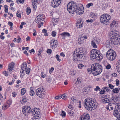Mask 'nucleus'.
<instances>
[{
  "mask_svg": "<svg viewBox=\"0 0 120 120\" xmlns=\"http://www.w3.org/2000/svg\"><path fill=\"white\" fill-rule=\"evenodd\" d=\"M110 39L107 40L106 43V46L110 48L112 45L118 44L120 41V35L118 31L115 30L111 31L109 33Z\"/></svg>",
  "mask_w": 120,
  "mask_h": 120,
  "instance_id": "obj_1",
  "label": "nucleus"
},
{
  "mask_svg": "<svg viewBox=\"0 0 120 120\" xmlns=\"http://www.w3.org/2000/svg\"><path fill=\"white\" fill-rule=\"evenodd\" d=\"M67 9L68 11L71 14L76 13L79 15L82 14L84 11L82 5L81 4L76 5L75 3L73 1L68 4Z\"/></svg>",
  "mask_w": 120,
  "mask_h": 120,
  "instance_id": "obj_2",
  "label": "nucleus"
},
{
  "mask_svg": "<svg viewBox=\"0 0 120 120\" xmlns=\"http://www.w3.org/2000/svg\"><path fill=\"white\" fill-rule=\"evenodd\" d=\"M83 48H80L75 51L73 59L74 62L83 61L86 59V56L84 54L85 52L83 51Z\"/></svg>",
  "mask_w": 120,
  "mask_h": 120,
  "instance_id": "obj_3",
  "label": "nucleus"
},
{
  "mask_svg": "<svg viewBox=\"0 0 120 120\" xmlns=\"http://www.w3.org/2000/svg\"><path fill=\"white\" fill-rule=\"evenodd\" d=\"M84 105L88 110H93L98 106V104L94 102L91 98L86 99L84 101Z\"/></svg>",
  "mask_w": 120,
  "mask_h": 120,
  "instance_id": "obj_4",
  "label": "nucleus"
},
{
  "mask_svg": "<svg viewBox=\"0 0 120 120\" xmlns=\"http://www.w3.org/2000/svg\"><path fill=\"white\" fill-rule=\"evenodd\" d=\"M27 64L26 62H24L22 63L20 72V76L21 78H23L25 72L27 74H29L30 73V69L29 68H27Z\"/></svg>",
  "mask_w": 120,
  "mask_h": 120,
  "instance_id": "obj_5",
  "label": "nucleus"
},
{
  "mask_svg": "<svg viewBox=\"0 0 120 120\" xmlns=\"http://www.w3.org/2000/svg\"><path fill=\"white\" fill-rule=\"evenodd\" d=\"M111 18V16L107 14H104L102 15L100 18L101 22L104 25H107Z\"/></svg>",
  "mask_w": 120,
  "mask_h": 120,
  "instance_id": "obj_6",
  "label": "nucleus"
},
{
  "mask_svg": "<svg viewBox=\"0 0 120 120\" xmlns=\"http://www.w3.org/2000/svg\"><path fill=\"white\" fill-rule=\"evenodd\" d=\"M106 56L108 60L113 61L116 57V54L114 51L110 49L107 52Z\"/></svg>",
  "mask_w": 120,
  "mask_h": 120,
  "instance_id": "obj_7",
  "label": "nucleus"
},
{
  "mask_svg": "<svg viewBox=\"0 0 120 120\" xmlns=\"http://www.w3.org/2000/svg\"><path fill=\"white\" fill-rule=\"evenodd\" d=\"M33 114V116L35 118L39 119L40 118L41 113L39 109L37 108H34L32 112Z\"/></svg>",
  "mask_w": 120,
  "mask_h": 120,
  "instance_id": "obj_8",
  "label": "nucleus"
},
{
  "mask_svg": "<svg viewBox=\"0 0 120 120\" xmlns=\"http://www.w3.org/2000/svg\"><path fill=\"white\" fill-rule=\"evenodd\" d=\"M36 93L37 95L40 98H43L45 94V92L43 88H41L36 90Z\"/></svg>",
  "mask_w": 120,
  "mask_h": 120,
  "instance_id": "obj_9",
  "label": "nucleus"
},
{
  "mask_svg": "<svg viewBox=\"0 0 120 120\" xmlns=\"http://www.w3.org/2000/svg\"><path fill=\"white\" fill-rule=\"evenodd\" d=\"M22 111L23 114L25 116L28 115L32 112L31 108L28 106L23 107Z\"/></svg>",
  "mask_w": 120,
  "mask_h": 120,
  "instance_id": "obj_10",
  "label": "nucleus"
},
{
  "mask_svg": "<svg viewBox=\"0 0 120 120\" xmlns=\"http://www.w3.org/2000/svg\"><path fill=\"white\" fill-rule=\"evenodd\" d=\"M92 64L94 65V69L97 71L98 72V73L99 75L102 72V69L101 66L97 63H94Z\"/></svg>",
  "mask_w": 120,
  "mask_h": 120,
  "instance_id": "obj_11",
  "label": "nucleus"
},
{
  "mask_svg": "<svg viewBox=\"0 0 120 120\" xmlns=\"http://www.w3.org/2000/svg\"><path fill=\"white\" fill-rule=\"evenodd\" d=\"M61 0H53L51 3V5L54 8L58 6L60 4Z\"/></svg>",
  "mask_w": 120,
  "mask_h": 120,
  "instance_id": "obj_12",
  "label": "nucleus"
},
{
  "mask_svg": "<svg viewBox=\"0 0 120 120\" xmlns=\"http://www.w3.org/2000/svg\"><path fill=\"white\" fill-rule=\"evenodd\" d=\"M58 42L54 39H52L51 41V46L52 49H54L56 48L58 45Z\"/></svg>",
  "mask_w": 120,
  "mask_h": 120,
  "instance_id": "obj_13",
  "label": "nucleus"
},
{
  "mask_svg": "<svg viewBox=\"0 0 120 120\" xmlns=\"http://www.w3.org/2000/svg\"><path fill=\"white\" fill-rule=\"evenodd\" d=\"M43 20L44 18H43L42 16L40 15L37 16L35 19L36 22L38 24H40Z\"/></svg>",
  "mask_w": 120,
  "mask_h": 120,
  "instance_id": "obj_14",
  "label": "nucleus"
},
{
  "mask_svg": "<svg viewBox=\"0 0 120 120\" xmlns=\"http://www.w3.org/2000/svg\"><path fill=\"white\" fill-rule=\"evenodd\" d=\"M110 27L112 29H115L118 27V23L115 20L112 21L110 25Z\"/></svg>",
  "mask_w": 120,
  "mask_h": 120,
  "instance_id": "obj_15",
  "label": "nucleus"
},
{
  "mask_svg": "<svg viewBox=\"0 0 120 120\" xmlns=\"http://www.w3.org/2000/svg\"><path fill=\"white\" fill-rule=\"evenodd\" d=\"M90 119L89 116L88 114L83 115L80 117V120H89Z\"/></svg>",
  "mask_w": 120,
  "mask_h": 120,
  "instance_id": "obj_16",
  "label": "nucleus"
},
{
  "mask_svg": "<svg viewBox=\"0 0 120 120\" xmlns=\"http://www.w3.org/2000/svg\"><path fill=\"white\" fill-rule=\"evenodd\" d=\"M14 65V63L12 62L9 64H8V70L10 73H11V72L13 69Z\"/></svg>",
  "mask_w": 120,
  "mask_h": 120,
  "instance_id": "obj_17",
  "label": "nucleus"
},
{
  "mask_svg": "<svg viewBox=\"0 0 120 120\" xmlns=\"http://www.w3.org/2000/svg\"><path fill=\"white\" fill-rule=\"evenodd\" d=\"M92 64L91 68V72L93 74L94 76L97 75H99L98 73V72L97 71L94 69V66Z\"/></svg>",
  "mask_w": 120,
  "mask_h": 120,
  "instance_id": "obj_18",
  "label": "nucleus"
},
{
  "mask_svg": "<svg viewBox=\"0 0 120 120\" xmlns=\"http://www.w3.org/2000/svg\"><path fill=\"white\" fill-rule=\"evenodd\" d=\"M120 113L118 112V111L117 109H115L114 110L113 115L116 117L117 119L120 120V110L119 111Z\"/></svg>",
  "mask_w": 120,
  "mask_h": 120,
  "instance_id": "obj_19",
  "label": "nucleus"
},
{
  "mask_svg": "<svg viewBox=\"0 0 120 120\" xmlns=\"http://www.w3.org/2000/svg\"><path fill=\"white\" fill-rule=\"evenodd\" d=\"M9 107V106L7 104L5 103L2 106V109L3 110H5L8 108Z\"/></svg>",
  "mask_w": 120,
  "mask_h": 120,
  "instance_id": "obj_20",
  "label": "nucleus"
},
{
  "mask_svg": "<svg viewBox=\"0 0 120 120\" xmlns=\"http://www.w3.org/2000/svg\"><path fill=\"white\" fill-rule=\"evenodd\" d=\"M90 57L92 59H96V55L94 54L92 51H91V53L90 55Z\"/></svg>",
  "mask_w": 120,
  "mask_h": 120,
  "instance_id": "obj_21",
  "label": "nucleus"
},
{
  "mask_svg": "<svg viewBox=\"0 0 120 120\" xmlns=\"http://www.w3.org/2000/svg\"><path fill=\"white\" fill-rule=\"evenodd\" d=\"M76 26L78 28H81L83 26L82 23L81 22H78L77 23Z\"/></svg>",
  "mask_w": 120,
  "mask_h": 120,
  "instance_id": "obj_22",
  "label": "nucleus"
},
{
  "mask_svg": "<svg viewBox=\"0 0 120 120\" xmlns=\"http://www.w3.org/2000/svg\"><path fill=\"white\" fill-rule=\"evenodd\" d=\"M110 99L109 98H106L102 100L103 102L104 103L109 102L110 101Z\"/></svg>",
  "mask_w": 120,
  "mask_h": 120,
  "instance_id": "obj_23",
  "label": "nucleus"
},
{
  "mask_svg": "<svg viewBox=\"0 0 120 120\" xmlns=\"http://www.w3.org/2000/svg\"><path fill=\"white\" fill-rule=\"evenodd\" d=\"M112 106V104L111 103H109L108 105H107L106 106V109L107 110H109L110 111V109H109V107H110L111 110H112L113 109V107H112L111 106Z\"/></svg>",
  "mask_w": 120,
  "mask_h": 120,
  "instance_id": "obj_24",
  "label": "nucleus"
},
{
  "mask_svg": "<svg viewBox=\"0 0 120 120\" xmlns=\"http://www.w3.org/2000/svg\"><path fill=\"white\" fill-rule=\"evenodd\" d=\"M60 35H61L63 36L64 37L66 36L69 37L70 36V35L69 33L66 32H64L62 34H60Z\"/></svg>",
  "mask_w": 120,
  "mask_h": 120,
  "instance_id": "obj_25",
  "label": "nucleus"
},
{
  "mask_svg": "<svg viewBox=\"0 0 120 120\" xmlns=\"http://www.w3.org/2000/svg\"><path fill=\"white\" fill-rule=\"evenodd\" d=\"M58 20L57 19H54L53 18L52 20V22L53 23V24L54 26H55L56 25L57 23H58Z\"/></svg>",
  "mask_w": 120,
  "mask_h": 120,
  "instance_id": "obj_26",
  "label": "nucleus"
},
{
  "mask_svg": "<svg viewBox=\"0 0 120 120\" xmlns=\"http://www.w3.org/2000/svg\"><path fill=\"white\" fill-rule=\"evenodd\" d=\"M103 55L101 54H99L98 55V57H97L96 59L98 60H100L102 59L103 57Z\"/></svg>",
  "mask_w": 120,
  "mask_h": 120,
  "instance_id": "obj_27",
  "label": "nucleus"
},
{
  "mask_svg": "<svg viewBox=\"0 0 120 120\" xmlns=\"http://www.w3.org/2000/svg\"><path fill=\"white\" fill-rule=\"evenodd\" d=\"M68 114L71 116H73L74 114V112L72 111L71 110H68Z\"/></svg>",
  "mask_w": 120,
  "mask_h": 120,
  "instance_id": "obj_28",
  "label": "nucleus"
},
{
  "mask_svg": "<svg viewBox=\"0 0 120 120\" xmlns=\"http://www.w3.org/2000/svg\"><path fill=\"white\" fill-rule=\"evenodd\" d=\"M12 103V101L11 99H9L5 103L7 104L9 106V107H10V106L11 104Z\"/></svg>",
  "mask_w": 120,
  "mask_h": 120,
  "instance_id": "obj_29",
  "label": "nucleus"
},
{
  "mask_svg": "<svg viewBox=\"0 0 120 120\" xmlns=\"http://www.w3.org/2000/svg\"><path fill=\"white\" fill-rule=\"evenodd\" d=\"M26 11L27 15H29L31 12V10L29 7H28L26 9Z\"/></svg>",
  "mask_w": 120,
  "mask_h": 120,
  "instance_id": "obj_30",
  "label": "nucleus"
},
{
  "mask_svg": "<svg viewBox=\"0 0 120 120\" xmlns=\"http://www.w3.org/2000/svg\"><path fill=\"white\" fill-rule=\"evenodd\" d=\"M117 65L118 66V72H120V60L117 63Z\"/></svg>",
  "mask_w": 120,
  "mask_h": 120,
  "instance_id": "obj_31",
  "label": "nucleus"
},
{
  "mask_svg": "<svg viewBox=\"0 0 120 120\" xmlns=\"http://www.w3.org/2000/svg\"><path fill=\"white\" fill-rule=\"evenodd\" d=\"M91 43L92 46L94 48H96L97 47V46L96 44V43L93 40L91 41Z\"/></svg>",
  "mask_w": 120,
  "mask_h": 120,
  "instance_id": "obj_32",
  "label": "nucleus"
},
{
  "mask_svg": "<svg viewBox=\"0 0 120 120\" xmlns=\"http://www.w3.org/2000/svg\"><path fill=\"white\" fill-rule=\"evenodd\" d=\"M94 53L98 55L99 54V51L97 50L96 49H94L92 50Z\"/></svg>",
  "mask_w": 120,
  "mask_h": 120,
  "instance_id": "obj_33",
  "label": "nucleus"
},
{
  "mask_svg": "<svg viewBox=\"0 0 120 120\" xmlns=\"http://www.w3.org/2000/svg\"><path fill=\"white\" fill-rule=\"evenodd\" d=\"M67 95L66 94H64L61 96V98L65 100L67 98Z\"/></svg>",
  "mask_w": 120,
  "mask_h": 120,
  "instance_id": "obj_34",
  "label": "nucleus"
},
{
  "mask_svg": "<svg viewBox=\"0 0 120 120\" xmlns=\"http://www.w3.org/2000/svg\"><path fill=\"white\" fill-rule=\"evenodd\" d=\"M26 92V89L25 88H23L21 90V94L22 95H24Z\"/></svg>",
  "mask_w": 120,
  "mask_h": 120,
  "instance_id": "obj_35",
  "label": "nucleus"
},
{
  "mask_svg": "<svg viewBox=\"0 0 120 120\" xmlns=\"http://www.w3.org/2000/svg\"><path fill=\"white\" fill-rule=\"evenodd\" d=\"M36 0H32V2L34 9L35 7H36L35 4H36Z\"/></svg>",
  "mask_w": 120,
  "mask_h": 120,
  "instance_id": "obj_36",
  "label": "nucleus"
},
{
  "mask_svg": "<svg viewBox=\"0 0 120 120\" xmlns=\"http://www.w3.org/2000/svg\"><path fill=\"white\" fill-rule=\"evenodd\" d=\"M3 74L5 76L7 77L8 75V72L6 71H4L2 72Z\"/></svg>",
  "mask_w": 120,
  "mask_h": 120,
  "instance_id": "obj_37",
  "label": "nucleus"
},
{
  "mask_svg": "<svg viewBox=\"0 0 120 120\" xmlns=\"http://www.w3.org/2000/svg\"><path fill=\"white\" fill-rule=\"evenodd\" d=\"M8 25L10 26V28L11 30H12V27L13 25V23L11 22H8Z\"/></svg>",
  "mask_w": 120,
  "mask_h": 120,
  "instance_id": "obj_38",
  "label": "nucleus"
},
{
  "mask_svg": "<svg viewBox=\"0 0 120 120\" xmlns=\"http://www.w3.org/2000/svg\"><path fill=\"white\" fill-rule=\"evenodd\" d=\"M97 44L99 43L100 42V40L97 38H95L93 40Z\"/></svg>",
  "mask_w": 120,
  "mask_h": 120,
  "instance_id": "obj_39",
  "label": "nucleus"
},
{
  "mask_svg": "<svg viewBox=\"0 0 120 120\" xmlns=\"http://www.w3.org/2000/svg\"><path fill=\"white\" fill-rule=\"evenodd\" d=\"M83 92L84 94H86L87 93V88L86 87L84 88L83 90Z\"/></svg>",
  "mask_w": 120,
  "mask_h": 120,
  "instance_id": "obj_40",
  "label": "nucleus"
},
{
  "mask_svg": "<svg viewBox=\"0 0 120 120\" xmlns=\"http://www.w3.org/2000/svg\"><path fill=\"white\" fill-rule=\"evenodd\" d=\"M119 91L118 88H116L112 90V92L115 93H118Z\"/></svg>",
  "mask_w": 120,
  "mask_h": 120,
  "instance_id": "obj_41",
  "label": "nucleus"
},
{
  "mask_svg": "<svg viewBox=\"0 0 120 120\" xmlns=\"http://www.w3.org/2000/svg\"><path fill=\"white\" fill-rule=\"evenodd\" d=\"M4 7L5 8L4 11L6 13L8 12V6L5 5L4 6Z\"/></svg>",
  "mask_w": 120,
  "mask_h": 120,
  "instance_id": "obj_42",
  "label": "nucleus"
},
{
  "mask_svg": "<svg viewBox=\"0 0 120 120\" xmlns=\"http://www.w3.org/2000/svg\"><path fill=\"white\" fill-rule=\"evenodd\" d=\"M42 32L45 33L44 35L45 36H46L48 35V34L47 33V31L45 29H44L43 30Z\"/></svg>",
  "mask_w": 120,
  "mask_h": 120,
  "instance_id": "obj_43",
  "label": "nucleus"
},
{
  "mask_svg": "<svg viewBox=\"0 0 120 120\" xmlns=\"http://www.w3.org/2000/svg\"><path fill=\"white\" fill-rule=\"evenodd\" d=\"M84 65L82 64H79L78 65V68L80 69H82L83 68Z\"/></svg>",
  "mask_w": 120,
  "mask_h": 120,
  "instance_id": "obj_44",
  "label": "nucleus"
},
{
  "mask_svg": "<svg viewBox=\"0 0 120 120\" xmlns=\"http://www.w3.org/2000/svg\"><path fill=\"white\" fill-rule=\"evenodd\" d=\"M41 76L42 78H44L46 77L47 75L46 74H44V72H41Z\"/></svg>",
  "mask_w": 120,
  "mask_h": 120,
  "instance_id": "obj_45",
  "label": "nucleus"
},
{
  "mask_svg": "<svg viewBox=\"0 0 120 120\" xmlns=\"http://www.w3.org/2000/svg\"><path fill=\"white\" fill-rule=\"evenodd\" d=\"M100 90L101 89L98 86H96V88H95L94 89V91H97L98 90L100 91Z\"/></svg>",
  "mask_w": 120,
  "mask_h": 120,
  "instance_id": "obj_46",
  "label": "nucleus"
},
{
  "mask_svg": "<svg viewBox=\"0 0 120 120\" xmlns=\"http://www.w3.org/2000/svg\"><path fill=\"white\" fill-rule=\"evenodd\" d=\"M36 80L38 81H39L41 79V78L39 76H37L36 77Z\"/></svg>",
  "mask_w": 120,
  "mask_h": 120,
  "instance_id": "obj_47",
  "label": "nucleus"
},
{
  "mask_svg": "<svg viewBox=\"0 0 120 120\" xmlns=\"http://www.w3.org/2000/svg\"><path fill=\"white\" fill-rule=\"evenodd\" d=\"M30 94L31 96H33L34 95L35 93L33 90H30Z\"/></svg>",
  "mask_w": 120,
  "mask_h": 120,
  "instance_id": "obj_48",
  "label": "nucleus"
},
{
  "mask_svg": "<svg viewBox=\"0 0 120 120\" xmlns=\"http://www.w3.org/2000/svg\"><path fill=\"white\" fill-rule=\"evenodd\" d=\"M93 4L92 3H90L86 5V6L87 8H89L90 6L93 5Z\"/></svg>",
  "mask_w": 120,
  "mask_h": 120,
  "instance_id": "obj_49",
  "label": "nucleus"
},
{
  "mask_svg": "<svg viewBox=\"0 0 120 120\" xmlns=\"http://www.w3.org/2000/svg\"><path fill=\"white\" fill-rule=\"evenodd\" d=\"M94 20L92 19L86 20V22L88 23L89 22H92Z\"/></svg>",
  "mask_w": 120,
  "mask_h": 120,
  "instance_id": "obj_50",
  "label": "nucleus"
},
{
  "mask_svg": "<svg viewBox=\"0 0 120 120\" xmlns=\"http://www.w3.org/2000/svg\"><path fill=\"white\" fill-rule=\"evenodd\" d=\"M68 107L70 109H71V110H73L74 107L72 105H68Z\"/></svg>",
  "mask_w": 120,
  "mask_h": 120,
  "instance_id": "obj_51",
  "label": "nucleus"
},
{
  "mask_svg": "<svg viewBox=\"0 0 120 120\" xmlns=\"http://www.w3.org/2000/svg\"><path fill=\"white\" fill-rule=\"evenodd\" d=\"M24 2V0H18L17 1V2L19 3V2L20 3H23Z\"/></svg>",
  "mask_w": 120,
  "mask_h": 120,
  "instance_id": "obj_52",
  "label": "nucleus"
},
{
  "mask_svg": "<svg viewBox=\"0 0 120 120\" xmlns=\"http://www.w3.org/2000/svg\"><path fill=\"white\" fill-rule=\"evenodd\" d=\"M56 34V32L54 31H53L52 32V36L55 37Z\"/></svg>",
  "mask_w": 120,
  "mask_h": 120,
  "instance_id": "obj_53",
  "label": "nucleus"
},
{
  "mask_svg": "<svg viewBox=\"0 0 120 120\" xmlns=\"http://www.w3.org/2000/svg\"><path fill=\"white\" fill-rule=\"evenodd\" d=\"M61 115L63 117L64 116L66 115L65 112L64 111H62Z\"/></svg>",
  "mask_w": 120,
  "mask_h": 120,
  "instance_id": "obj_54",
  "label": "nucleus"
},
{
  "mask_svg": "<svg viewBox=\"0 0 120 120\" xmlns=\"http://www.w3.org/2000/svg\"><path fill=\"white\" fill-rule=\"evenodd\" d=\"M56 58L57 60L59 62L60 61V59L59 58V56L58 55H56Z\"/></svg>",
  "mask_w": 120,
  "mask_h": 120,
  "instance_id": "obj_55",
  "label": "nucleus"
},
{
  "mask_svg": "<svg viewBox=\"0 0 120 120\" xmlns=\"http://www.w3.org/2000/svg\"><path fill=\"white\" fill-rule=\"evenodd\" d=\"M54 70V68L53 67H52L49 70V72L50 74H51L52 72Z\"/></svg>",
  "mask_w": 120,
  "mask_h": 120,
  "instance_id": "obj_56",
  "label": "nucleus"
},
{
  "mask_svg": "<svg viewBox=\"0 0 120 120\" xmlns=\"http://www.w3.org/2000/svg\"><path fill=\"white\" fill-rule=\"evenodd\" d=\"M109 87L111 89H113L114 88V86L111 84H109Z\"/></svg>",
  "mask_w": 120,
  "mask_h": 120,
  "instance_id": "obj_57",
  "label": "nucleus"
},
{
  "mask_svg": "<svg viewBox=\"0 0 120 120\" xmlns=\"http://www.w3.org/2000/svg\"><path fill=\"white\" fill-rule=\"evenodd\" d=\"M16 16L17 17L19 18H21V14L19 13V12L17 13Z\"/></svg>",
  "mask_w": 120,
  "mask_h": 120,
  "instance_id": "obj_58",
  "label": "nucleus"
},
{
  "mask_svg": "<svg viewBox=\"0 0 120 120\" xmlns=\"http://www.w3.org/2000/svg\"><path fill=\"white\" fill-rule=\"evenodd\" d=\"M52 50L51 49H48L47 51V52L49 54H51L52 52Z\"/></svg>",
  "mask_w": 120,
  "mask_h": 120,
  "instance_id": "obj_59",
  "label": "nucleus"
},
{
  "mask_svg": "<svg viewBox=\"0 0 120 120\" xmlns=\"http://www.w3.org/2000/svg\"><path fill=\"white\" fill-rule=\"evenodd\" d=\"M100 93L101 94H105V90H104V89L103 90H101L100 91Z\"/></svg>",
  "mask_w": 120,
  "mask_h": 120,
  "instance_id": "obj_60",
  "label": "nucleus"
},
{
  "mask_svg": "<svg viewBox=\"0 0 120 120\" xmlns=\"http://www.w3.org/2000/svg\"><path fill=\"white\" fill-rule=\"evenodd\" d=\"M104 90L105 89L107 91H109V87H104Z\"/></svg>",
  "mask_w": 120,
  "mask_h": 120,
  "instance_id": "obj_61",
  "label": "nucleus"
},
{
  "mask_svg": "<svg viewBox=\"0 0 120 120\" xmlns=\"http://www.w3.org/2000/svg\"><path fill=\"white\" fill-rule=\"evenodd\" d=\"M116 86H118L119 84V81L118 79H116Z\"/></svg>",
  "mask_w": 120,
  "mask_h": 120,
  "instance_id": "obj_62",
  "label": "nucleus"
},
{
  "mask_svg": "<svg viewBox=\"0 0 120 120\" xmlns=\"http://www.w3.org/2000/svg\"><path fill=\"white\" fill-rule=\"evenodd\" d=\"M61 96H56L55 97V99H61Z\"/></svg>",
  "mask_w": 120,
  "mask_h": 120,
  "instance_id": "obj_63",
  "label": "nucleus"
},
{
  "mask_svg": "<svg viewBox=\"0 0 120 120\" xmlns=\"http://www.w3.org/2000/svg\"><path fill=\"white\" fill-rule=\"evenodd\" d=\"M111 68V65L110 64H108L106 67V68L107 69H109Z\"/></svg>",
  "mask_w": 120,
  "mask_h": 120,
  "instance_id": "obj_64",
  "label": "nucleus"
}]
</instances>
